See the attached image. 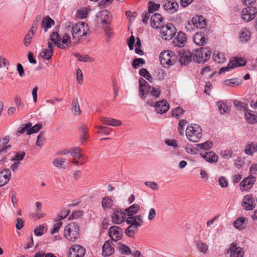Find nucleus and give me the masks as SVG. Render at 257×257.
<instances>
[{
	"instance_id": "obj_1",
	"label": "nucleus",
	"mask_w": 257,
	"mask_h": 257,
	"mask_svg": "<svg viewBox=\"0 0 257 257\" xmlns=\"http://www.w3.org/2000/svg\"><path fill=\"white\" fill-rule=\"evenodd\" d=\"M186 136L190 142L197 143L199 142L202 136V131L201 127L194 123L188 125L186 130Z\"/></svg>"
},
{
	"instance_id": "obj_2",
	"label": "nucleus",
	"mask_w": 257,
	"mask_h": 257,
	"mask_svg": "<svg viewBox=\"0 0 257 257\" xmlns=\"http://www.w3.org/2000/svg\"><path fill=\"white\" fill-rule=\"evenodd\" d=\"M64 236L68 240L75 242L80 236L79 226L75 222L68 224L64 228Z\"/></svg>"
},
{
	"instance_id": "obj_3",
	"label": "nucleus",
	"mask_w": 257,
	"mask_h": 257,
	"mask_svg": "<svg viewBox=\"0 0 257 257\" xmlns=\"http://www.w3.org/2000/svg\"><path fill=\"white\" fill-rule=\"evenodd\" d=\"M89 27L85 22H80L74 25L71 29V34L73 39L78 41L83 37L89 33Z\"/></svg>"
},
{
	"instance_id": "obj_4",
	"label": "nucleus",
	"mask_w": 257,
	"mask_h": 257,
	"mask_svg": "<svg viewBox=\"0 0 257 257\" xmlns=\"http://www.w3.org/2000/svg\"><path fill=\"white\" fill-rule=\"evenodd\" d=\"M159 59L164 67L169 68L177 62L178 58L175 52L170 50H164L161 53Z\"/></svg>"
},
{
	"instance_id": "obj_5",
	"label": "nucleus",
	"mask_w": 257,
	"mask_h": 257,
	"mask_svg": "<svg viewBox=\"0 0 257 257\" xmlns=\"http://www.w3.org/2000/svg\"><path fill=\"white\" fill-rule=\"evenodd\" d=\"M51 40L55 42L58 47L62 49L69 48L71 45L70 37L68 34L60 36L57 33L53 32L51 34Z\"/></svg>"
},
{
	"instance_id": "obj_6",
	"label": "nucleus",
	"mask_w": 257,
	"mask_h": 257,
	"mask_svg": "<svg viewBox=\"0 0 257 257\" xmlns=\"http://www.w3.org/2000/svg\"><path fill=\"white\" fill-rule=\"evenodd\" d=\"M82 149L78 147L70 149V154L73 157L71 163L75 166L82 165L87 161V156L82 153Z\"/></svg>"
},
{
	"instance_id": "obj_7",
	"label": "nucleus",
	"mask_w": 257,
	"mask_h": 257,
	"mask_svg": "<svg viewBox=\"0 0 257 257\" xmlns=\"http://www.w3.org/2000/svg\"><path fill=\"white\" fill-rule=\"evenodd\" d=\"M206 26L205 19L202 16H196L192 18L185 26L186 29L188 31H195L196 29H203Z\"/></svg>"
},
{
	"instance_id": "obj_8",
	"label": "nucleus",
	"mask_w": 257,
	"mask_h": 257,
	"mask_svg": "<svg viewBox=\"0 0 257 257\" xmlns=\"http://www.w3.org/2000/svg\"><path fill=\"white\" fill-rule=\"evenodd\" d=\"M160 37L164 40H170L175 35L176 31L175 27L171 24L160 27Z\"/></svg>"
},
{
	"instance_id": "obj_9",
	"label": "nucleus",
	"mask_w": 257,
	"mask_h": 257,
	"mask_svg": "<svg viewBox=\"0 0 257 257\" xmlns=\"http://www.w3.org/2000/svg\"><path fill=\"white\" fill-rule=\"evenodd\" d=\"M256 14L257 9L253 6H248L242 9L240 16L242 20L248 22L253 20Z\"/></svg>"
},
{
	"instance_id": "obj_10",
	"label": "nucleus",
	"mask_w": 257,
	"mask_h": 257,
	"mask_svg": "<svg viewBox=\"0 0 257 257\" xmlns=\"http://www.w3.org/2000/svg\"><path fill=\"white\" fill-rule=\"evenodd\" d=\"M95 20L98 24L107 25L111 22V16L107 10H104L99 12L97 14Z\"/></svg>"
},
{
	"instance_id": "obj_11",
	"label": "nucleus",
	"mask_w": 257,
	"mask_h": 257,
	"mask_svg": "<svg viewBox=\"0 0 257 257\" xmlns=\"http://www.w3.org/2000/svg\"><path fill=\"white\" fill-rule=\"evenodd\" d=\"M211 54L209 48H202L196 52V60L198 63H205L210 58Z\"/></svg>"
},
{
	"instance_id": "obj_12",
	"label": "nucleus",
	"mask_w": 257,
	"mask_h": 257,
	"mask_svg": "<svg viewBox=\"0 0 257 257\" xmlns=\"http://www.w3.org/2000/svg\"><path fill=\"white\" fill-rule=\"evenodd\" d=\"M85 252L86 249L83 246L74 244L69 249V257H83Z\"/></svg>"
},
{
	"instance_id": "obj_13",
	"label": "nucleus",
	"mask_w": 257,
	"mask_h": 257,
	"mask_svg": "<svg viewBox=\"0 0 257 257\" xmlns=\"http://www.w3.org/2000/svg\"><path fill=\"white\" fill-rule=\"evenodd\" d=\"M148 12L142 14L143 22L147 23L151 17V14H153L155 11H157L160 8V5L150 1L148 4Z\"/></svg>"
},
{
	"instance_id": "obj_14",
	"label": "nucleus",
	"mask_w": 257,
	"mask_h": 257,
	"mask_svg": "<svg viewBox=\"0 0 257 257\" xmlns=\"http://www.w3.org/2000/svg\"><path fill=\"white\" fill-rule=\"evenodd\" d=\"M241 204L246 210H251L254 207V199L251 194L245 195L242 200Z\"/></svg>"
},
{
	"instance_id": "obj_15",
	"label": "nucleus",
	"mask_w": 257,
	"mask_h": 257,
	"mask_svg": "<svg viewBox=\"0 0 257 257\" xmlns=\"http://www.w3.org/2000/svg\"><path fill=\"white\" fill-rule=\"evenodd\" d=\"M126 218L125 213L120 210H113L111 215L112 221L115 224H120L124 221Z\"/></svg>"
},
{
	"instance_id": "obj_16",
	"label": "nucleus",
	"mask_w": 257,
	"mask_h": 257,
	"mask_svg": "<svg viewBox=\"0 0 257 257\" xmlns=\"http://www.w3.org/2000/svg\"><path fill=\"white\" fill-rule=\"evenodd\" d=\"M255 181V178L252 175L245 178L240 183L241 191H248L253 186Z\"/></svg>"
},
{
	"instance_id": "obj_17",
	"label": "nucleus",
	"mask_w": 257,
	"mask_h": 257,
	"mask_svg": "<svg viewBox=\"0 0 257 257\" xmlns=\"http://www.w3.org/2000/svg\"><path fill=\"white\" fill-rule=\"evenodd\" d=\"M150 18L152 28L157 29L162 26L163 18L159 13H155L151 14Z\"/></svg>"
},
{
	"instance_id": "obj_18",
	"label": "nucleus",
	"mask_w": 257,
	"mask_h": 257,
	"mask_svg": "<svg viewBox=\"0 0 257 257\" xmlns=\"http://www.w3.org/2000/svg\"><path fill=\"white\" fill-rule=\"evenodd\" d=\"M108 235L112 240L116 241L121 238L122 230L118 226H111L109 229Z\"/></svg>"
},
{
	"instance_id": "obj_19",
	"label": "nucleus",
	"mask_w": 257,
	"mask_h": 257,
	"mask_svg": "<svg viewBox=\"0 0 257 257\" xmlns=\"http://www.w3.org/2000/svg\"><path fill=\"white\" fill-rule=\"evenodd\" d=\"M114 252V245L111 240H107L102 247V255L103 256H109Z\"/></svg>"
},
{
	"instance_id": "obj_20",
	"label": "nucleus",
	"mask_w": 257,
	"mask_h": 257,
	"mask_svg": "<svg viewBox=\"0 0 257 257\" xmlns=\"http://www.w3.org/2000/svg\"><path fill=\"white\" fill-rule=\"evenodd\" d=\"M251 33L247 28L242 29L238 34L239 42L241 44H246L249 42Z\"/></svg>"
},
{
	"instance_id": "obj_21",
	"label": "nucleus",
	"mask_w": 257,
	"mask_h": 257,
	"mask_svg": "<svg viewBox=\"0 0 257 257\" xmlns=\"http://www.w3.org/2000/svg\"><path fill=\"white\" fill-rule=\"evenodd\" d=\"M228 251L230 253V257H242L244 254L243 248L237 246L235 243H232L230 245Z\"/></svg>"
},
{
	"instance_id": "obj_22",
	"label": "nucleus",
	"mask_w": 257,
	"mask_h": 257,
	"mask_svg": "<svg viewBox=\"0 0 257 257\" xmlns=\"http://www.w3.org/2000/svg\"><path fill=\"white\" fill-rule=\"evenodd\" d=\"M169 108V104L165 99L160 101H157L156 103L155 111L157 113L163 114L166 113L168 110Z\"/></svg>"
},
{
	"instance_id": "obj_23",
	"label": "nucleus",
	"mask_w": 257,
	"mask_h": 257,
	"mask_svg": "<svg viewBox=\"0 0 257 257\" xmlns=\"http://www.w3.org/2000/svg\"><path fill=\"white\" fill-rule=\"evenodd\" d=\"M205 161L209 163H216L218 162V157L216 154L212 151L206 152L204 154H200Z\"/></svg>"
},
{
	"instance_id": "obj_24",
	"label": "nucleus",
	"mask_w": 257,
	"mask_h": 257,
	"mask_svg": "<svg viewBox=\"0 0 257 257\" xmlns=\"http://www.w3.org/2000/svg\"><path fill=\"white\" fill-rule=\"evenodd\" d=\"M150 89V86L148 83L144 79H139V91L140 94L142 98H145L144 95L148 93Z\"/></svg>"
},
{
	"instance_id": "obj_25",
	"label": "nucleus",
	"mask_w": 257,
	"mask_h": 257,
	"mask_svg": "<svg viewBox=\"0 0 257 257\" xmlns=\"http://www.w3.org/2000/svg\"><path fill=\"white\" fill-rule=\"evenodd\" d=\"M244 115L245 119L248 123L254 124L257 123L256 112L247 109L245 111Z\"/></svg>"
},
{
	"instance_id": "obj_26",
	"label": "nucleus",
	"mask_w": 257,
	"mask_h": 257,
	"mask_svg": "<svg viewBox=\"0 0 257 257\" xmlns=\"http://www.w3.org/2000/svg\"><path fill=\"white\" fill-rule=\"evenodd\" d=\"M186 41V37L185 33L179 32L173 40V44L175 46L182 47L184 46Z\"/></svg>"
},
{
	"instance_id": "obj_27",
	"label": "nucleus",
	"mask_w": 257,
	"mask_h": 257,
	"mask_svg": "<svg viewBox=\"0 0 257 257\" xmlns=\"http://www.w3.org/2000/svg\"><path fill=\"white\" fill-rule=\"evenodd\" d=\"M9 141L10 138L8 136L0 139V155L6 154L11 149L10 145H7Z\"/></svg>"
},
{
	"instance_id": "obj_28",
	"label": "nucleus",
	"mask_w": 257,
	"mask_h": 257,
	"mask_svg": "<svg viewBox=\"0 0 257 257\" xmlns=\"http://www.w3.org/2000/svg\"><path fill=\"white\" fill-rule=\"evenodd\" d=\"M207 38L202 32L196 33L193 37L194 43L198 46L205 45L207 41Z\"/></svg>"
},
{
	"instance_id": "obj_29",
	"label": "nucleus",
	"mask_w": 257,
	"mask_h": 257,
	"mask_svg": "<svg viewBox=\"0 0 257 257\" xmlns=\"http://www.w3.org/2000/svg\"><path fill=\"white\" fill-rule=\"evenodd\" d=\"M11 177V172L5 169L0 172V187L5 186L9 181Z\"/></svg>"
},
{
	"instance_id": "obj_30",
	"label": "nucleus",
	"mask_w": 257,
	"mask_h": 257,
	"mask_svg": "<svg viewBox=\"0 0 257 257\" xmlns=\"http://www.w3.org/2000/svg\"><path fill=\"white\" fill-rule=\"evenodd\" d=\"M194 58L193 54L190 52H184L180 56L179 60L180 64L186 65Z\"/></svg>"
},
{
	"instance_id": "obj_31",
	"label": "nucleus",
	"mask_w": 257,
	"mask_h": 257,
	"mask_svg": "<svg viewBox=\"0 0 257 257\" xmlns=\"http://www.w3.org/2000/svg\"><path fill=\"white\" fill-rule=\"evenodd\" d=\"M126 222L129 224L130 225L125 229V233L128 236L133 237L135 233L138 231V228L140 227V226L133 222H130L127 221V218L126 219Z\"/></svg>"
},
{
	"instance_id": "obj_32",
	"label": "nucleus",
	"mask_w": 257,
	"mask_h": 257,
	"mask_svg": "<svg viewBox=\"0 0 257 257\" xmlns=\"http://www.w3.org/2000/svg\"><path fill=\"white\" fill-rule=\"evenodd\" d=\"M69 162L67 159L62 158H57L53 160V165L56 168L65 169Z\"/></svg>"
},
{
	"instance_id": "obj_33",
	"label": "nucleus",
	"mask_w": 257,
	"mask_h": 257,
	"mask_svg": "<svg viewBox=\"0 0 257 257\" xmlns=\"http://www.w3.org/2000/svg\"><path fill=\"white\" fill-rule=\"evenodd\" d=\"M100 121L104 124L113 126H118L121 124L120 120L108 117H101L100 118Z\"/></svg>"
},
{
	"instance_id": "obj_34",
	"label": "nucleus",
	"mask_w": 257,
	"mask_h": 257,
	"mask_svg": "<svg viewBox=\"0 0 257 257\" xmlns=\"http://www.w3.org/2000/svg\"><path fill=\"white\" fill-rule=\"evenodd\" d=\"M164 8L165 10L171 13H174L178 10L179 5L175 1H169L165 3L164 5Z\"/></svg>"
},
{
	"instance_id": "obj_35",
	"label": "nucleus",
	"mask_w": 257,
	"mask_h": 257,
	"mask_svg": "<svg viewBox=\"0 0 257 257\" xmlns=\"http://www.w3.org/2000/svg\"><path fill=\"white\" fill-rule=\"evenodd\" d=\"M198 250L203 254H206L208 252V245L202 241H195L194 242Z\"/></svg>"
},
{
	"instance_id": "obj_36",
	"label": "nucleus",
	"mask_w": 257,
	"mask_h": 257,
	"mask_svg": "<svg viewBox=\"0 0 257 257\" xmlns=\"http://www.w3.org/2000/svg\"><path fill=\"white\" fill-rule=\"evenodd\" d=\"M229 62L230 65L232 66L233 68L237 67L245 66L246 64V61L243 58L240 57L233 58Z\"/></svg>"
},
{
	"instance_id": "obj_37",
	"label": "nucleus",
	"mask_w": 257,
	"mask_h": 257,
	"mask_svg": "<svg viewBox=\"0 0 257 257\" xmlns=\"http://www.w3.org/2000/svg\"><path fill=\"white\" fill-rule=\"evenodd\" d=\"M244 153L247 155H252L254 153L257 152V144L251 143L245 146Z\"/></svg>"
},
{
	"instance_id": "obj_38",
	"label": "nucleus",
	"mask_w": 257,
	"mask_h": 257,
	"mask_svg": "<svg viewBox=\"0 0 257 257\" xmlns=\"http://www.w3.org/2000/svg\"><path fill=\"white\" fill-rule=\"evenodd\" d=\"M54 25V21L49 17H45L42 22V27L45 32Z\"/></svg>"
},
{
	"instance_id": "obj_39",
	"label": "nucleus",
	"mask_w": 257,
	"mask_h": 257,
	"mask_svg": "<svg viewBox=\"0 0 257 257\" xmlns=\"http://www.w3.org/2000/svg\"><path fill=\"white\" fill-rule=\"evenodd\" d=\"M140 210V206L134 204L125 209V213L128 217H133V215L137 214Z\"/></svg>"
},
{
	"instance_id": "obj_40",
	"label": "nucleus",
	"mask_w": 257,
	"mask_h": 257,
	"mask_svg": "<svg viewBox=\"0 0 257 257\" xmlns=\"http://www.w3.org/2000/svg\"><path fill=\"white\" fill-rule=\"evenodd\" d=\"M101 205L104 210L110 208L113 205V200L108 196L104 197L102 199Z\"/></svg>"
},
{
	"instance_id": "obj_41",
	"label": "nucleus",
	"mask_w": 257,
	"mask_h": 257,
	"mask_svg": "<svg viewBox=\"0 0 257 257\" xmlns=\"http://www.w3.org/2000/svg\"><path fill=\"white\" fill-rule=\"evenodd\" d=\"M117 249L122 254L129 255L132 254V250L130 247L120 242L117 243Z\"/></svg>"
},
{
	"instance_id": "obj_42",
	"label": "nucleus",
	"mask_w": 257,
	"mask_h": 257,
	"mask_svg": "<svg viewBox=\"0 0 257 257\" xmlns=\"http://www.w3.org/2000/svg\"><path fill=\"white\" fill-rule=\"evenodd\" d=\"M71 110L74 115L78 116L80 115L81 113L80 105L77 99H75L73 100Z\"/></svg>"
},
{
	"instance_id": "obj_43",
	"label": "nucleus",
	"mask_w": 257,
	"mask_h": 257,
	"mask_svg": "<svg viewBox=\"0 0 257 257\" xmlns=\"http://www.w3.org/2000/svg\"><path fill=\"white\" fill-rule=\"evenodd\" d=\"M80 141L81 143H83L84 142L86 141L89 138V135H88V128L86 125H85L84 124H82L80 126Z\"/></svg>"
},
{
	"instance_id": "obj_44",
	"label": "nucleus",
	"mask_w": 257,
	"mask_h": 257,
	"mask_svg": "<svg viewBox=\"0 0 257 257\" xmlns=\"http://www.w3.org/2000/svg\"><path fill=\"white\" fill-rule=\"evenodd\" d=\"M127 221L130 222H134L136 223L138 226H141L144 222L143 216L141 215H138L133 217H128Z\"/></svg>"
},
{
	"instance_id": "obj_45",
	"label": "nucleus",
	"mask_w": 257,
	"mask_h": 257,
	"mask_svg": "<svg viewBox=\"0 0 257 257\" xmlns=\"http://www.w3.org/2000/svg\"><path fill=\"white\" fill-rule=\"evenodd\" d=\"M246 220V219L244 217H239L233 222V226L239 230H242L244 228L243 224Z\"/></svg>"
},
{
	"instance_id": "obj_46",
	"label": "nucleus",
	"mask_w": 257,
	"mask_h": 257,
	"mask_svg": "<svg viewBox=\"0 0 257 257\" xmlns=\"http://www.w3.org/2000/svg\"><path fill=\"white\" fill-rule=\"evenodd\" d=\"M74 55L78 59V61L83 62H92L94 59L88 55H82L78 53H75Z\"/></svg>"
},
{
	"instance_id": "obj_47",
	"label": "nucleus",
	"mask_w": 257,
	"mask_h": 257,
	"mask_svg": "<svg viewBox=\"0 0 257 257\" xmlns=\"http://www.w3.org/2000/svg\"><path fill=\"white\" fill-rule=\"evenodd\" d=\"M213 58L214 60L218 63H223L225 60V58L224 54L216 51L213 54Z\"/></svg>"
},
{
	"instance_id": "obj_48",
	"label": "nucleus",
	"mask_w": 257,
	"mask_h": 257,
	"mask_svg": "<svg viewBox=\"0 0 257 257\" xmlns=\"http://www.w3.org/2000/svg\"><path fill=\"white\" fill-rule=\"evenodd\" d=\"M88 9L87 8H82L79 9L76 13V17L80 19H85L88 15Z\"/></svg>"
},
{
	"instance_id": "obj_49",
	"label": "nucleus",
	"mask_w": 257,
	"mask_h": 257,
	"mask_svg": "<svg viewBox=\"0 0 257 257\" xmlns=\"http://www.w3.org/2000/svg\"><path fill=\"white\" fill-rule=\"evenodd\" d=\"M36 207H37L38 209V213H35L32 215V217L35 219H38L40 218L41 217H43L45 215V214L42 213L40 212V211L41 210L42 205V203L40 202H36L35 203Z\"/></svg>"
},
{
	"instance_id": "obj_50",
	"label": "nucleus",
	"mask_w": 257,
	"mask_h": 257,
	"mask_svg": "<svg viewBox=\"0 0 257 257\" xmlns=\"http://www.w3.org/2000/svg\"><path fill=\"white\" fill-rule=\"evenodd\" d=\"M220 112L221 114H224L230 110V106L223 102H218L217 103Z\"/></svg>"
},
{
	"instance_id": "obj_51",
	"label": "nucleus",
	"mask_w": 257,
	"mask_h": 257,
	"mask_svg": "<svg viewBox=\"0 0 257 257\" xmlns=\"http://www.w3.org/2000/svg\"><path fill=\"white\" fill-rule=\"evenodd\" d=\"M53 54V50H51V49H46L42 51L40 53V56L46 60H50Z\"/></svg>"
},
{
	"instance_id": "obj_52",
	"label": "nucleus",
	"mask_w": 257,
	"mask_h": 257,
	"mask_svg": "<svg viewBox=\"0 0 257 257\" xmlns=\"http://www.w3.org/2000/svg\"><path fill=\"white\" fill-rule=\"evenodd\" d=\"M234 164L237 169H240L245 164V158L242 157H238L234 160Z\"/></svg>"
},
{
	"instance_id": "obj_53",
	"label": "nucleus",
	"mask_w": 257,
	"mask_h": 257,
	"mask_svg": "<svg viewBox=\"0 0 257 257\" xmlns=\"http://www.w3.org/2000/svg\"><path fill=\"white\" fill-rule=\"evenodd\" d=\"M197 146L200 149L204 150H209L212 148L213 143L212 142L207 141L203 143L198 144Z\"/></svg>"
},
{
	"instance_id": "obj_54",
	"label": "nucleus",
	"mask_w": 257,
	"mask_h": 257,
	"mask_svg": "<svg viewBox=\"0 0 257 257\" xmlns=\"http://www.w3.org/2000/svg\"><path fill=\"white\" fill-rule=\"evenodd\" d=\"M220 155L223 159H229L231 158L233 155V152L231 150L226 149L220 152Z\"/></svg>"
},
{
	"instance_id": "obj_55",
	"label": "nucleus",
	"mask_w": 257,
	"mask_h": 257,
	"mask_svg": "<svg viewBox=\"0 0 257 257\" xmlns=\"http://www.w3.org/2000/svg\"><path fill=\"white\" fill-rule=\"evenodd\" d=\"M145 64V61L143 58L135 59L132 63V66L135 69H137Z\"/></svg>"
},
{
	"instance_id": "obj_56",
	"label": "nucleus",
	"mask_w": 257,
	"mask_h": 257,
	"mask_svg": "<svg viewBox=\"0 0 257 257\" xmlns=\"http://www.w3.org/2000/svg\"><path fill=\"white\" fill-rule=\"evenodd\" d=\"M34 34L32 32H29L24 39L23 43L26 47H28L31 43V40Z\"/></svg>"
},
{
	"instance_id": "obj_57",
	"label": "nucleus",
	"mask_w": 257,
	"mask_h": 257,
	"mask_svg": "<svg viewBox=\"0 0 257 257\" xmlns=\"http://www.w3.org/2000/svg\"><path fill=\"white\" fill-rule=\"evenodd\" d=\"M62 225V222L59 220H58L55 223L53 228L50 230V232L51 234H54L59 231V229L61 228V227Z\"/></svg>"
},
{
	"instance_id": "obj_58",
	"label": "nucleus",
	"mask_w": 257,
	"mask_h": 257,
	"mask_svg": "<svg viewBox=\"0 0 257 257\" xmlns=\"http://www.w3.org/2000/svg\"><path fill=\"white\" fill-rule=\"evenodd\" d=\"M40 21H41V17L39 16H37L36 18L35 21H34L33 25L31 27V28L29 32H32L34 34L35 32L37 31V30L38 29L39 23L40 22Z\"/></svg>"
},
{
	"instance_id": "obj_59",
	"label": "nucleus",
	"mask_w": 257,
	"mask_h": 257,
	"mask_svg": "<svg viewBox=\"0 0 257 257\" xmlns=\"http://www.w3.org/2000/svg\"><path fill=\"white\" fill-rule=\"evenodd\" d=\"M184 110L180 107H177L173 109L172 111V116L179 119L180 117L183 114Z\"/></svg>"
},
{
	"instance_id": "obj_60",
	"label": "nucleus",
	"mask_w": 257,
	"mask_h": 257,
	"mask_svg": "<svg viewBox=\"0 0 257 257\" xmlns=\"http://www.w3.org/2000/svg\"><path fill=\"white\" fill-rule=\"evenodd\" d=\"M32 125V123L29 122L27 124L23 125L20 128H19L17 132L19 134L21 135L26 132L27 134L28 135L29 133V127Z\"/></svg>"
},
{
	"instance_id": "obj_61",
	"label": "nucleus",
	"mask_w": 257,
	"mask_h": 257,
	"mask_svg": "<svg viewBox=\"0 0 257 257\" xmlns=\"http://www.w3.org/2000/svg\"><path fill=\"white\" fill-rule=\"evenodd\" d=\"M187 121L185 119H181L179 121L178 130L180 135H183L184 128V126L187 124Z\"/></svg>"
},
{
	"instance_id": "obj_62",
	"label": "nucleus",
	"mask_w": 257,
	"mask_h": 257,
	"mask_svg": "<svg viewBox=\"0 0 257 257\" xmlns=\"http://www.w3.org/2000/svg\"><path fill=\"white\" fill-rule=\"evenodd\" d=\"M41 124H36L32 126V125L29 127V133L28 135H30L32 134L37 133L41 128Z\"/></svg>"
},
{
	"instance_id": "obj_63",
	"label": "nucleus",
	"mask_w": 257,
	"mask_h": 257,
	"mask_svg": "<svg viewBox=\"0 0 257 257\" xmlns=\"http://www.w3.org/2000/svg\"><path fill=\"white\" fill-rule=\"evenodd\" d=\"M14 102L18 110L24 107V104L20 96H16L14 98Z\"/></svg>"
},
{
	"instance_id": "obj_64",
	"label": "nucleus",
	"mask_w": 257,
	"mask_h": 257,
	"mask_svg": "<svg viewBox=\"0 0 257 257\" xmlns=\"http://www.w3.org/2000/svg\"><path fill=\"white\" fill-rule=\"evenodd\" d=\"M211 71V69L209 66H205L202 68L201 71V74L205 76H210L213 75V74H210Z\"/></svg>"
}]
</instances>
